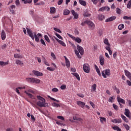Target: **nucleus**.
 Returning <instances> with one entry per match:
<instances>
[{"instance_id": "1", "label": "nucleus", "mask_w": 131, "mask_h": 131, "mask_svg": "<svg viewBox=\"0 0 131 131\" xmlns=\"http://www.w3.org/2000/svg\"><path fill=\"white\" fill-rule=\"evenodd\" d=\"M27 31L29 34V36L31 37L33 40H34L35 38V41L37 42H39V38L38 37H42V35H41V34L38 33L36 35V32L32 33V31H31V30H30V29H28V28H27Z\"/></svg>"}, {"instance_id": "2", "label": "nucleus", "mask_w": 131, "mask_h": 131, "mask_svg": "<svg viewBox=\"0 0 131 131\" xmlns=\"http://www.w3.org/2000/svg\"><path fill=\"white\" fill-rule=\"evenodd\" d=\"M37 99L40 101L37 102V106L39 107H48L49 104L46 103V99L40 96H37Z\"/></svg>"}, {"instance_id": "3", "label": "nucleus", "mask_w": 131, "mask_h": 131, "mask_svg": "<svg viewBox=\"0 0 131 131\" xmlns=\"http://www.w3.org/2000/svg\"><path fill=\"white\" fill-rule=\"evenodd\" d=\"M77 49L78 51L77 50L75 49V54H76L77 58H78L79 59H81V56H80V55L82 56V55H83L84 51L83 50V48L79 45L77 46ZM79 53L80 54V55H79Z\"/></svg>"}, {"instance_id": "4", "label": "nucleus", "mask_w": 131, "mask_h": 131, "mask_svg": "<svg viewBox=\"0 0 131 131\" xmlns=\"http://www.w3.org/2000/svg\"><path fill=\"white\" fill-rule=\"evenodd\" d=\"M26 81L30 83H40V80L36 78H26Z\"/></svg>"}, {"instance_id": "5", "label": "nucleus", "mask_w": 131, "mask_h": 131, "mask_svg": "<svg viewBox=\"0 0 131 131\" xmlns=\"http://www.w3.org/2000/svg\"><path fill=\"white\" fill-rule=\"evenodd\" d=\"M83 69L85 73H90L91 72V66L88 63H84L83 65Z\"/></svg>"}, {"instance_id": "6", "label": "nucleus", "mask_w": 131, "mask_h": 131, "mask_svg": "<svg viewBox=\"0 0 131 131\" xmlns=\"http://www.w3.org/2000/svg\"><path fill=\"white\" fill-rule=\"evenodd\" d=\"M68 35L70 37H71V38H72L73 40H74L75 41H76V42H77L78 43H80V42H81V39H80V38L78 37H75L74 36L68 33Z\"/></svg>"}, {"instance_id": "7", "label": "nucleus", "mask_w": 131, "mask_h": 131, "mask_svg": "<svg viewBox=\"0 0 131 131\" xmlns=\"http://www.w3.org/2000/svg\"><path fill=\"white\" fill-rule=\"evenodd\" d=\"M101 74L104 78H107V76H109L110 74V70L106 69L102 72Z\"/></svg>"}, {"instance_id": "8", "label": "nucleus", "mask_w": 131, "mask_h": 131, "mask_svg": "<svg viewBox=\"0 0 131 131\" xmlns=\"http://www.w3.org/2000/svg\"><path fill=\"white\" fill-rule=\"evenodd\" d=\"M87 25H88L89 28H90L91 30H94V29H95V24H94L93 21L91 20H88Z\"/></svg>"}, {"instance_id": "9", "label": "nucleus", "mask_w": 131, "mask_h": 131, "mask_svg": "<svg viewBox=\"0 0 131 131\" xmlns=\"http://www.w3.org/2000/svg\"><path fill=\"white\" fill-rule=\"evenodd\" d=\"M32 73L36 76H42L43 75V74L38 71L33 70Z\"/></svg>"}, {"instance_id": "10", "label": "nucleus", "mask_w": 131, "mask_h": 131, "mask_svg": "<svg viewBox=\"0 0 131 131\" xmlns=\"http://www.w3.org/2000/svg\"><path fill=\"white\" fill-rule=\"evenodd\" d=\"M100 12H104V11H107V12H109L110 11V7L104 6L100 8L99 10Z\"/></svg>"}, {"instance_id": "11", "label": "nucleus", "mask_w": 131, "mask_h": 131, "mask_svg": "<svg viewBox=\"0 0 131 131\" xmlns=\"http://www.w3.org/2000/svg\"><path fill=\"white\" fill-rule=\"evenodd\" d=\"M124 72H125V75H126V76H127V77H128V78L131 81V73H130V72H129L127 70H125Z\"/></svg>"}, {"instance_id": "12", "label": "nucleus", "mask_w": 131, "mask_h": 131, "mask_svg": "<svg viewBox=\"0 0 131 131\" xmlns=\"http://www.w3.org/2000/svg\"><path fill=\"white\" fill-rule=\"evenodd\" d=\"M99 60L100 65L103 66L104 65V63H105V59L104 58V57L103 56H100Z\"/></svg>"}, {"instance_id": "13", "label": "nucleus", "mask_w": 131, "mask_h": 131, "mask_svg": "<svg viewBox=\"0 0 131 131\" xmlns=\"http://www.w3.org/2000/svg\"><path fill=\"white\" fill-rule=\"evenodd\" d=\"M103 42L105 45H106L105 48H110V47H111V45H110V43H109V40H108V39L105 38L104 40H103Z\"/></svg>"}, {"instance_id": "14", "label": "nucleus", "mask_w": 131, "mask_h": 131, "mask_svg": "<svg viewBox=\"0 0 131 131\" xmlns=\"http://www.w3.org/2000/svg\"><path fill=\"white\" fill-rule=\"evenodd\" d=\"M116 19V16H113L112 17H110V18H107L105 20V22H112V21H114Z\"/></svg>"}, {"instance_id": "15", "label": "nucleus", "mask_w": 131, "mask_h": 131, "mask_svg": "<svg viewBox=\"0 0 131 131\" xmlns=\"http://www.w3.org/2000/svg\"><path fill=\"white\" fill-rule=\"evenodd\" d=\"M125 115L128 118H130V111H129V110L127 108L125 109Z\"/></svg>"}, {"instance_id": "16", "label": "nucleus", "mask_w": 131, "mask_h": 131, "mask_svg": "<svg viewBox=\"0 0 131 131\" xmlns=\"http://www.w3.org/2000/svg\"><path fill=\"white\" fill-rule=\"evenodd\" d=\"M6 37L7 36L6 35V33L5 32V30H3L1 33V37L2 40H5V39H6Z\"/></svg>"}, {"instance_id": "17", "label": "nucleus", "mask_w": 131, "mask_h": 131, "mask_svg": "<svg viewBox=\"0 0 131 131\" xmlns=\"http://www.w3.org/2000/svg\"><path fill=\"white\" fill-rule=\"evenodd\" d=\"M64 58L66 60V65L68 68H69L70 67V61L66 56H64Z\"/></svg>"}, {"instance_id": "18", "label": "nucleus", "mask_w": 131, "mask_h": 131, "mask_svg": "<svg viewBox=\"0 0 131 131\" xmlns=\"http://www.w3.org/2000/svg\"><path fill=\"white\" fill-rule=\"evenodd\" d=\"M77 104L78 105V106H80V107H81V108H83V107L85 106V103L80 101H78L77 102Z\"/></svg>"}, {"instance_id": "19", "label": "nucleus", "mask_w": 131, "mask_h": 131, "mask_svg": "<svg viewBox=\"0 0 131 131\" xmlns=\"http://www.w3.org/2000/svg\"><path fill=\"white\" fill-rule=\"evenodd\" d=\"M84 17H91V13L88 10H85L83 13Z\"/></svg>"}, {"instance_id": "20", "label": "nucleus", "mask_w": 131, "mask_h": 131, "mask_svg": "<svg viewBox=\"0 0 131 131\" xmlns=\"http://www.w3.org/2000/svg\"><path fill=\"white\" fill-rule=\"evenodd\" d=\"M117 101L119 104H120V103H122V104H125V101L123 99L120 98L119 96L117 97Z\"/></svg>"}, {"instance_id": "21", "label": "nucleus", "mask_w": 131, "mask_h": 131, "mask_svg": "<svg viewBox=\"0 0 131 131\" xmlns=\"http://www.w3.org/2000/svg\"><path fill=\"white\" fill-rule=\"evenodd\" d=\"M98 19L99 20V21H103L104 19H105V16L103 14H99L98 15Z\"/></svg>"}, {"instance_id": "22", "label": "nucleus", "mask_w": 131, "mask_h": 131, "mask_svg": "<svg viewBox=\"0 0 131 131\" xmlns=\"http://www.w3.org/2000/svg\"><path fill=\"white\" fill-rule=\"evenodd\" d=\"M72 13L73 14V15L74 16V19H78V14L76 12H75L74 10H72Z\"/></svg>"}, {"instance_id": "23", "label": "nucleus", "mask_w": 131, "mask_h": 131, "mask_svg": "<svg viewBox=\"0 0 131 131\" xmlns=\"http://www.w3.org/2000/svg\"><path fill=\"white\" fill-rule=\"evenodd\" d=\"M79 3L80 5L83 6V7H85L86 6V2L83 0H79Z\"/></svg>"}, {"instance_id": "24", "label": "nucleus", "mask_w": 131, "mask_h": 131, "mask_svg": "<svg viewBox=\"0 0 131 131\" xmlns=\"http://www.w3.org/2000/svg\"><path fill=\"white\" fill-rule=\"evenodd\" d=\"M121 117L122 118L123 120L125 121V122H126V123L128 122V119H127L124 115H121Z\"/></svg>"}, {"instance_id": "25", "label": "nucleus", "mask_w": 131, "mask_h": 131, "mask_svg": "<svg viewBox=\"0 0 131 131\" xmlns=\"http://www.w3.org/2000/svg\"><path fill=\"white\" fill-rule=\"evenodd\" d=\"M9 64V60L7 62H4L3 61H0V66H6Z\"/></svg>"}, {"instance_id": "26", "label": "nucleus", "mask_w": 131, "mask_h": 131, "mask_svg": "<svg viewBox=\"0 0 131 131\" xmlns=\"http://www.w3.org/2000/svg\"><path fill=\"white\" fill-rule=\"evenodd\" d=\"M72 75H74V76H75L78 80H80V77L77 73H72Z\"/></svg>"}, {"instance_id": "27", "label": "nucleus", "mask_w": 131, "mask_h": 131, "mask_svg": "<svg viewBox=\"0 0 131 131\" xmlns=\"http://www.w3.org/2000/svg\"><path fill=\"white\" fill-rule=\"evenodd\" d=\"M95 69L96 70V72L98 73V75L101 76V72L100 71V69H99L98 66H97V65L95 64Z\"/></svg>"}, {"instance_id": "28", "label": "nucleus", "mask_w": 131, "mask_h": 131, "mask_svg": "<svg viewBox=\"0 0 131 131\" xmlns=\"http://www.w3.org/2000/svg\"><path fill=\"white\" fill-rule=\"evenodd\" d=\"M14 58L16 59H22L23 57L22 55L18 54H14Z\"/></svg>"}, {"instance_id": "29", "label": "nucleus", "mask_w": 131, "mask_h": 131, "mask_svg": "<svg viewBox=\"0 0 131 131\" xmlns=\"http://www.w3.org/2000/svg\"><path fill=\"white\" fill-rule=\"evenodd\" d=\"M50 14H55L56 13V8L55 7L50 8Z\"/></svg>"}, {"instance_id": "30", "label": "nucleus", "mask_w": 131, "mask_h": 131, "mask_svg": "<svg viewBox=\"0 0 131 131\" xmlns=\"http://www.w3.org/2000/svg\"><path fill=\"white\" fill-rule=\"evenodd\" d=\"M69 14H70V11H69V10L64 9L63 10V15H69Z\"/></svg>"}, {"instance_id": "31", "label": "nucleus", "mask_w": 131, "mask_h": 131, "mask_svg": "<svg viewBox=\"0 0 131 131\" xmlns=\"http://www.w3.org/2000/svg\"><path fill=\"white\" fill-rule=\"evenodd\" d=\"M114 100H115V97H114V96L111 97L108 99V102L110 103H113V102H114Z\"/></svg>"}, {"instance_id": "32", "label": "nucleus", "mask_w": 131, "mask_h": 131, "mask_svg": "<svg viewBox=\"0 0 131 131\" xmlns=\"http://www.w3.org/2000/svg\"><path fill=\"white\" fill-rule=\"evenodd\" d=\"M105 50L108 51L109 54L111 56L112 55V50H111V48L110 47H105Z\"/></svg>"}, {"instance_id": "33", "label": "nucleus", "mask_w": 131, "mask_h": 131, "mask_svg": "<svg viewBox=\"0 0 131 131\" xmlns=\"http://www.w3.org/2000/svg\"><path fill=\"white\" fill-rule=\"evenodd\" d=\"M123 125L125 127V128L126 129V130H129V128H130V127L128 125H127V124L123 123Z\"/></svg>"}, {"instance_id": "34", "label": "nucleus", "mask_w": 131, "mask_h": 131, "mask_svg": "<svg viewBox=\"0 0 131 131\" xmlns=\"http://www.w3.org/2000/svg\"><path fill=\"white\" fill-rule=\"evenodd\" d=\"M97 89V84H94L92 86V92H95Z\"/></svg>"}, {"instance_id": "35", "label": "nucleus", "mask_w": 131, "mask_h": 131, "mask_svg": "<svg viewBox=\"0 0 131 131\" xmlns=\"http://www.w3.org/2000/svg\"><path fill=\"white\" fill-rule=\"evenodd\" d=\"M25 94H26V95H28L29 98H31V99H34V97L31 94L28 93L27 91H25Z\"/></svg>"}, {"instance_id": "36", "label": "nucleus", "mask_w": 131, "mask_h": 131, "mask_svg": "<svg viewBox=\"0 0 131 131\" xmlns=\"http://www.w3.org/2000/svg\"><path fill=\"white\" fill-rule=\"evenodd\" d=\"M99 118H100V122H101V123H103V122H104H104H106V119L105 118L100 117Z\"/></svg>"}, {"instance_id": "37", "label": "nucleus", "mask_w": 131, "mask_h": 131, "mask_svg": "<svg viewBox=\"0 0 131 131\" xmlns=\"http://www.w3.org/2000/svg\"><path fill=\"white\" fill-rule=\"evenodd\" d=\"M74 120H78V121H82V119L77 117V116L73 117Z\"/></svg>"}, {"instance_id": "38", "label": "nucleus", "mask_w": 131, "mask_h": 131, "mask_svg": "<svg viewBox=\"0 0 131 131\" xmlns=\"http://www.w3.org/2000/svg\"><path fill=\"white\" fill-rule=\"evenodd\" d=\"M118 28L119 30H122V29H123V28H124V25H123V24L119 25Z\"/></svg>"}, {"instance_id": "39", "label": "nucleus", "mask_w": 131, "mask_h": 131, "mask_svg": "<svg viewBox=\"0 0 131 131\" xmlns=\"http://www.w3.org/2000/svg\"><path fill=\"white\" fill-rule=\"evenodd\" d=\"M15 63L17 65H23V62L19 60H16Z\"/></svg>"}, {"instance_id": "40", "label": "nucleus", "mask_w": 131, "mask_h": 131, "mask_svg": "<svg viewBox=\"0 0 131 131\" xmlns=\"http://www.w3.org/2000/svg\"><path fill=\"white\" fill-rule=\"evenodd\" d=\"M52 106H53V107H56V108L60 107V105L59 104H57L56 102H53L52 103Z\"/></svg>"}, {"instance_id": "41", "label": "nucleus", "mask_w": 131, "mask_h": 131, "mask_svg": "<svg viewBox=\"0 0 131 131\" xmlns=\"http://www.w3.org/2000/svg\"><path fill=\"white\" fill-rule=\"evenodd\" d=\"M55 34L56 36H57V37H58V38H59V39H61V40H63V37H62V36L61 35H60V34H59L57 33H55Z\"/></svg>"}, {"instance_id": "42", "label": "nucleus", "mask_w": 131, "mask_h": 131, "mask_svg": "<svg viewBox=\"0 0 131 131\" xmlns=\"http://www.w3.org/2000/svg\"><path fill=\"white\" fill-rule=\"evenodd\" d=\"M58 43H60V45H61V46H62V47H66V44H65V42H64V41L62 40H59Z\"/></svg>"}, {"instance_id": "43", "label": "nucleus", "mask_w": 131, "mask_h": 131, "mask_svg": "<svg viewBox=\"0 0 131 131\" xmlns=\"http://www.w3.org/2000/svg\"><path fill=\"white\" fill-rule=\"evenodd\" d=\"M31 104L32 105V106L33 107H34V108H36L37 109H38V110L40 111V109H39V108L37 106V105H36V104L32 103V102H31Z\"/></svg>"}, {"instance_id": "44", "label": "nucleus", "mask_w": 131, "mask_h": 131, "mask_svg": "<svg viewBox=\"0 0 131 131\" xmlns=\"http://www.w3.org/2000/svg\"><path fill=\"white\" fill-rule=\"evenodd\" d=\"M114 90H115V91H116L117 94H120V90H119V89H118L117 87H116V86H115L114 87Z\"/></svg>"}, {"instance_id": "45", "label": "nucleus", "mask_w": 131, "mask_h": 131, "mask_svg": "<svg viewBox=\"0 0 131 131\" xmlns=\"http://www.w3.org/2000/svg\"><path fill=\"white\" fill-rule=\"evenodd\" d=\"M45 39H46V40L48 42H50V38H49V37L48 36V35H45L44 36Z\"/></svg>"}, {"instance_id": "46", "label": "nucleus", "mask_w": 131, "mask_h": 131, "mask_svg": "<svg viewBox=\"0 0 131 131\" xmlns=\"http://www.w3.org/2000/svg\"><path fill=\"white\" fill-rule=\"evenodd\" d=\"M48 97L49 98V99H50L51 100H52L53 101H56V102H57L58 103H59V102H60V101L57 100V99H56L53 97H51L50 96H48Z\"/></svg>"}, {"instance_id": "47", "label": "nucleus", "mask_w": 131, "mask_h": 131, "mask_svg": "<svg viewBox=\"0 0 131 131\" xmlns=\"http://www.w3.org/2000/svg\"><path fill=\"white\" fill-rule=\"evenodd\" d=\"M116 13L120 15V14H121V10L119 8H117Z\"/></svg>"}, {"instance_id": "48", "label": "nucleus", "mask_w": 131, "mask_h": 131, "mask_svg": "<svg viewBox=\"0 0 131 131\" xmlns=\"http://www.w3.org/2000/svg\"><path fill=\"white\" fill-rule=\"evenodd\" d=\"M54 30L55 31H56V32H58V33H62V31L59 29H57V28H54Z\"/></svg>"}, {"instance_id": "49", "label": "nucleus", "mask_w": 131, "mask_h": 131, "mask_svg": "<svg viewBox=\"0 0 131 131\" xmlns=\"http://www.w3.org/2000/svg\"><path fill=\"white\" fill-rule=\"evenodd\" d=\"M51 56L53 58V60H56V55H55V54H54V53L51 52Z\"/></svg>"}, {"instance_id": "50", "label": "nucleus", "mask_w": 131, "mask_h": 131, "mask_svg": "<svg viewBox=\"0 0 131 131\" xmlns=\"http://www.w3.org/2000/svg\"><path fill=\"white\" fill-rule=\"evenodd\" d=\"M123 18L124 20H131V16L129 17L127 16H124Z\"/></svg>"}, {"instance_id": "51", "label": "nucleus", "mask_w": 131, "mask_h": 131, "mask_svg": "<svg viewBox=\"0 0 131 131\" xmlns=\"http://www.w3.org/2000/svg\"><path fill=\"white\" fill-rule=\"evenodd\" d=\"M113 107L114 109H115V110H116V111L118 110V106H117V105L113 104Z\"/></svg>"}, {"instance_id": "52", "label": "nucleus", "mask_w": 131, "mask_h": 131, "mask_svg": "<svg viewBox=\"0 0 131 131\" xmlns=\"http://www.w3.org/2000/svg\"><path fill=\"white\" fill-rule=\"evenodd\" d=\"M127 8H128V9H130L131 8V0L129 1L127 4Z\"/></svg>"}, {"instance_id": "53", "label": "nucleus", "mask_w": 131, "mask_h": 131, "mask_svg": "<svg viewBox=\"0 0 131 131\" xmlns=\"http://www.w3.org/2000/svg\"><path fill=\"white\" fill-rule=\"evenodd\" d=\"M52 91L53 93H57V92H59V89L57 88H53L52 89Z\"/></svg>"}, {"instance_id": "54", "label": "nucleus", "mask_w": 131, "mask_h": 131, "mask_svg": "<svg viewBox=\"0 0 131 131\" xmlns=\"http://www.w3.org/2000/svg\"><path fill=\"white\" fill-rule=\"evenodd\" d=\"M47 70H49V71H54L55 69L51 68V67H47Z\"/></svg>"}, {"instance_id": "55", "label": "nucleus", "mask_w": 131, "mask_h": 131, "mask_svg": "<svg viewBox=\"0 0 131 131\" xmlns=\"http://www.w3.org/2000/svg\"><path fill=\"white\" fill-rule=\"evenodd\" d=\"M94 5H97L99 3V0H91Z\"/></svg>"}, {"instance_id": "56", "label": "nucleus", "mask_w": 131, "mask_h": 131, "mask_svg": "<svg viewBox=\"0 0 131 131\" xmlns=\"http://www.w3.org/2000/svg\"><path fill=\"white\" fill-rule=\"evenodd\" d=\"M61 90H66V85L65 84H62L60 86Z\"/></svg>"}, {"instance_id": "57", "label": "nucleus", "mask_w": 131, "mask_h": 131, "mask_svg": "<svg viewBox=\"0 0 131 131\" xmlns=\"http://www.w3.org/2000/svg\"><path fill=\"white\" fill-rule=\"evenodd\" d=\"M57 118H58V119H60L61 120H64V117H63V116H58L57 117Z\"/></svg>"}, {"instance_id": "58", "label": "nucleus", "mask_w": 131, "mask_h": 131, "mask_svg": "<svg viewBox=\"0 0 131 131\" xmlns=\"http://www.w3.org/2000/svg\"><path fill=\"white\" fill-rule=\"evenodd\" d=\"M77 96H78V97H80V98H84V95L82 94H77Z\"/></svg>"}, {"instance_id": "59", "label": "nucleus", "mask_w": 131, "mask_h": 131, "mask_svg": "<svg viewBox=\"0 0 131 131\" xmlns=\"http://www.w3.org/2000/svg\"><path fill=\"white\" fill-rule=\"evenodd\" d=\"M40 42H41V43H42V45H43V46H45V47H46V46H47V45H46V42H45V40H43V39H41Z\"/></svg>"}, {"instance_id": "60", "label": "nucleus", "mask_w": 131, "mask_h": 131, "mask_svg": "<svg viewBox=\"0 0 131 131\" xmlns=\"http://www.w3.org/2000/svg\"><path fill=\"white\" fill-rule=\"evenodd\" d=\"M62 4H63V0H59L57 3V5H58V6L62 5Z\"/></svg>"}, {"instance_id": "61", "label": "nucleus", "mask_w": 131, "mask_h": 131, "mask_svg": "<svg viewBox=\"0 0 131 131\" xmlns=\"http://www.w3.org/2000/svg\"><path fill=\"white\" fill-rule=\"evenodd\" d=\"M87 21H88V20H85V21H84V22H82V23L81 24V26H84V25H85V24H88Z\"/></svg>"}, {"instance_id": "62", "label": "nucleus", "mask_w": 131, "mask_h": 131, "mask_svg": "<svg viewBox=\"0 0 131 131\" xmlns=\"http://www.w3.org/2000/svg\"><path fill=\"white\" fill-rule=\"evenodd\" d=\"M90 105H91L92 107H93V108H95V104L94 103V102L90 101Z\"/></svg>"}, {"instance_id": "63", "label": "nucleus", "mask_w": 131, "mask_h": 131, "mask_svg": "<svg viewBox=\"0 0 131 131\" xmlns=\"http://www.w3.org/2000/svg\"><path fill=\"white\" fill-rule=\"evenodd\" d=\"M121 122H122L121 119H117V123H121Z\"/></svg>"}, {"instance_id": "64", "label": "nucleus", "mask_w": 131, "mask_h": 131, "mask_svg": "<svg viewBox=\"0 0 131 131\" xmlns=\"http://www.w3.org/2000/svg\"><path fill=\"white\" fill-rule=\"evenodd\" d=\"M126 82H127L128 85H129V86H131V82H130V81H129L128 80H126Z\"/></svg>"}]
</instances>
